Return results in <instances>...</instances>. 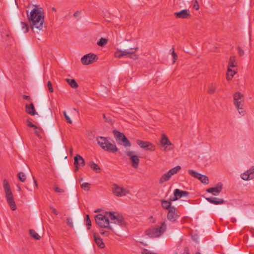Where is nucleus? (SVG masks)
<instances>
[{
  "label": "nucleus",
  "mask_w": 254,
  "mask_h": 254,
  "mask_svg": "<svg viewBox=\"0 0 254 254\" xmlns=\"http://www.w3.org/2000/svg\"><path fill=\"white\" fill-rule=\"evenodd\" d=\"M27 18L31 29L35 30H41L43 27L44 22V15L43 9L41 7H36L33 8L30 14H28L27 11Z\"/></svg>",
  "instance_id": "f257e3e1"
},
{
  "label": "nucleus",
  "mask_w": 254,
  "mask_h": 254,
  "mask_svg": "<svg viewBox=\"0 0 254 254\" xmlns=\"http://www.w3.org/2000/svg\"><path fill=\"white\" fill-rule=\"evenodd\" d=\"M115 213H117L115 212H106V214L109 215V217L111 219V223L117 225L113 227L114 229L112 231L115 232H121L126 226L125 219L122 215L119 214L115 215Z\"/></svg>",
  "instance_id": "f03ea898"
},
{
  "label": "nucleus",
  "mask_w": 254,
  "mask_h": 254,
  "mask_svg": "<svg viewBox=\"0 0 254 254\" xmlns=\"http://www.w3.org/2000/svg\"><path fill=\"white\" fill-rule=\"evenodd\" d=\"M129 47L127 43H123L122 44V47L124 49V50H118L115 53V57L121 58L123 56H127L133 60L138 59V56L137 55L135 54V52L138 51V48H129Z\"/></svg>",
  "instance_id": "7ed1b4c3"
},
{
  "label": "nucleus",
  "mask_w": 254,
  "mask_h": 254,
  "mask_svg": "<svg viewBox=\"0 0 254 254\" xmlns=\"http://www.w3.org/2000/svg\"><path fill=\"white\" fill-rule=\"evenodd\" d=\"M96 140L98 145L105 151L115 153L118 150L116 145L115 143H111L106 137L97 136Z\"/></svg>",
  "instance_id": "20e7f679"
},
{
  "label": "nucleus",
  "mask_w": 254,
  "mask_h": 254,
  "mask_svg": "<svg viewBox=\"0 0 254 254\" xmlns=\"http://www.w3.org/2000/svg\"><path fill=\"white\" fill-rule=\"evenodd\" d=\"M167 225L165 221L161 223L160 227H152L145 231L146 235L150 238H157L161 236L166 231Z\"/></svg>",
  "instance_id": "39448f33"
},
{
  "label": "nucleus",
  "mask_w": 254,
  "mask_h": 254,
  "mask_svg": "<svg viewBox=\"0 0 254 254\" xmlns=\"http://www.w3.org/2000/svg\"><path fill=\"white\" fill-rule=\"evenodd\" d=\"M3 183V189L7 203L12 210H15L16 209V205L14 200L10 185L6 179H4Z\"/></svg>",
  "instance_id": "423d86ee"
},
{
  "label": "nucleus",
  "mask_w": 254,
  "mask_h": 254,
  "mask_svg": "<svg viewBox=\"0 0 254 254\" xmlns=\"http://www.w3.org/2000/svg\"><path fill=\"white\" fill-rule=\"evenodd\" d=\"M109 218V217L102 214H99L95 217L96 223L100 227L108 228L111 230H113V227L110 226Z\"/></svg>",
  "instance_id": "0eeeda50"
},
{
  "label": "nucleus",
  "mask_w": 254,
  "mask_h": 254,
  "mask_svg": "<svg viewBox=\"0 0 254 254\" xmlns=\"http://www.w3.org/2000/svg\"><path fill=\"white\" fill-rule=\"evenodd\" d=\"M113 133L116 137L119 144H122L125 147H130L131 146V143L123 133L118 130H114Z\"/></svg>",
  "instance_id": "6e6552de"
},
{
  "label": "nucleus",
  "mask_w": 254,
  "mask_h": 254,
  "mask_svg": "<svg viewBox=\"0 0 254 254\" xmlns=\"http://www.w3.org/2000/svg\"><path fill=\"white\" fill-rule=\"evenodd\" d=\"M160 145L164 148L163 151L167 152L173 150L174 145L171 142L168 137L164 134L162 135L160 140Z\"/></svg>",
  "instance_id": "1a4fd4ad"
},
{
  "label": "nucleus",
  "mask_w": 254,
  "mask_h": 254,
  "mask_svg": "<svg viewBox=\"0 0 254 254\" xmlns=\"http://www.w3.org/2000/svg\"><path fill=\"white\" fill-rule=\"evenodd\" d=\"M98 59L96 55L90 53L83 56L81 59V62L83 65H88L96 62Z\"/></svg>",
  "instance_id": "9d476101"
},
{
  "label": "nucleus",
  "mask_w": 254,
  "mask_h": 254,
  "mask_svg": "<svg viewBox=\"0 0 254 254\" xmlns=\"http://www.w3.org/2000/svg\"><path fill=\"white\" fill-rule=\"evenodd\" d=\"M188 173L192 177L198 179L203 184L207 185L209 184V179L206 175H202L193 170H188Z\"/></svg>",
  "instance_id": "9b49d317"
},
{
  "label": "nucleus",
  "mask_w": 254,
  "mask_h": 254,
  "mask_svg": "<svg viewBox=\"0 0 254 254\" xmlns=\"http://www.w3.org/2000/svg\"><path fill=\"white\" fill-rule=\"evenodd\" d=\"M180 215L178 214L177 208L173 206L171 209L169 210L167 215V219L172 223L176 222L179 218Z\"/></svg>",
  "instance_id": "f8f14e48"
},
{
  "label": "nucleus",
  "mask_w": 254,
  "mask_h": 254,
  "mask_svg": "<svg viewBox=\"0 0 254 254\" xmlns=\"http://www.w3.org/2000/svg\"><path fill=\"white\" fill-rule=\"evenodd\" d=\"M136 143L145 150L153 151L155 150V145L150 142L138 139L136 140Z\"/></svg>",
  "instance_id": "ddd939ff"
},
{
  "label": "nucleus",
  "mask_w": 254,
  "mask_h": 254,
  "mask_svg": "<svg viewBox=\"0 0 254 254\" xmlns=\"http://www.w3.org/2000/svg\"><path fill=\"white\" fill-rule=\"evenodd\" d=\"M234 104L237 109H241L240 106L243 105L242 103L244 102V95L240 92H237L233 95Z\"/></svg>",
  "instance_id": "4468645a"
},
{
  "label": "nucleus",
  "mask_w": 254,
  "mask_h": 254,
  "mask_svg": "<svg viewBox=\"0 0 254 254\" xmlns=\"http://www.w3.org/2000/svg\"><path fill=\"white\" fill-rule=\"evenodd\" d=\"M126 155L129 157L132 167L134 168H138L139 163V159L138 156L134 155V152L132 151H127Z\"/></svg>",
  "instance_id": "2eb2a0df"
},
{
  "label": "nucleus",
  "mask_w": 254,
  "mask_h": 254,
  "mask_svg": "<svg viewBox=\"0 0 254 254\" xmlns=\"http://www.w3.org/2000/svg\"><path fill=\"white\" fill-rule=\"evenodd\" d=\"M113 193L117 196H123L128 193V191L122 187H120L116 184L113 185L112 189Z\"/></svg>",
  "instance_id": "dca6fc26"
},
{
  "label": "nucleus",
  "mask_w": 254,
  "mask_h": 254,
  "mask_svg": "<svg viewBox=\"0 0 254 254\" xmlns=\"http://www.w3.org/2000/svg\"><path fill=\"white\" fill-rule=\"evenodd\" d=\"M189 194V192L187 191L176 189L174 191V197L173 198H171V201L177 200L183 196H188Z\"/></svg>",
  "instance_id": "f3484780"
},
{
  "label": "nucleus",
  "mask_w": 254,
  "mask_h": 254,
  "mask_svg": "<svg viewBox=\"0 0 254 254\" xmlns=\"http://www.w3.org/2000/svg\"><path fill=\"white\" fill-rule=\"evenodd\" d=\"M74 165H75L74 171L77 172L79 170V166L85 165V161L83 157L80 155H76L74 158Z\"/></svg>",
  "instance_id": "a211bd4d"
},
{
  "label": "nucleus",
  "mask_w": 254,
  "mask_h": 254,
  "mask_svg": "<svg viewBox=\"0 0 254 254\" xmlns=\"http://www.w3.org/2000/svg\"><path fill=\"white\" fill-rule=\"evenodd\" d=\"M174 15L176 18L182 19H187L191 16L190 10L186 9L176 12L174 13Z\"/></svg>",
  "instance_id": "6ab92c4d"
},
{
  "label": "nucleus",
  "mask_w": 254,
  "mask_h": 254,
  "mask_svg": "<svg viewBox=\"0 0 254 254\" xmlns=\"http://www.w3.org/2000/svg\"><path fill=\"white\" fill-rule=\"evenodd\" d=\"M223 188V185L221 183L217 184L216 187L208 188L206 190L207 192L212 193L214 195H217L221 191Z\"/></svg>",
  "instance_id": "aec40b11"
},
{
  "label": "nucleus",
  "mask_w": 254,
  "mask_h": 254,
  "mask_svg": "<svg viewBox=\"0 0 254 254\" xmlns=\"http://www.w3.org/2000/svg\"><path fill=\"white\" fill-rule=\"evenodd\" d=\"M242 179L245 181L254 179V166L242 174Z\"/></svg>",
  "instance_id": "412c9836"
},
{
  "label": "nucleus",
  "mask_w": 254,
  "mask_h": 254,
  "mask_svg": "<svg viewBox=\"0 0 254 254\" xmlns=\"http://www.w3.org/2000/svg\"><path fill=\"white\" fill-rule=\"evenodd\" d=\"M41 114L43 116L49 118H51L53 115L51 109L50 108L47 107H42Z\"/></svg>",
  "instance_id": "4be33fe9"
},
{
  "label": "nucleus",
  "mask_w": 254,
  "mask_h": 254,
  "mask_svg": "<svg viewBox=\"0 0 254 254\" xmlns=\"http://www.w3.org/2000/svg\"><path fill=\"white\" fill-rule=\"evenodd\" d=\"M93 237L95 243L99 248L103 249L105 247V246L102 239L100 237H98L96 233H93Z\"/></svg>",
  "instance_id": "5701e85b"
},
{
  "label": "nucleus",
  "mask_w": 254,
  "mask_h": 254,
  "mask_svg": "<svg viewBox=\"0 0 254 254\" xmlns=\"http://www.w3.org/2000/svg\"><path fill=\"white\" fill-rule=\"evenodd\" d=\"M173 201H171V198L169 200H166L162 199L161 200V206L166 210H167L168 211L169 210L173 208V206H172V202Z\"/></svg>",
  "instance_id": "b1692460"
},
{
  "label": "nucleus",
  "mask_w": 254,
  "mask_h": 254,
  "mask_svg": "<svg viewBox=\"0 0 254 254\" xmlns=\"http://www.w3.org/2000/svg\"><path fill=\"white\" fill-rule=\"evenodd\" d=\"M25 108H26V112L27 114H28L31 116H34V115L37 114V113L36 112V111H35V108L34 106V104L33 103H31L29 105H26Z\"/></svg>",
  "instance_id": "393cba45"
},
{
  "label": "nucleus",
  "mask_w": 254,
  "mask_h": 254,
  "mask_svg": "<svg viewBox=\"0 0 254 254\" xmlns=\"http://www.w3.org/2000/svg\"><path fill=\"white\" fill-rule=\"evenodd\" d=\"M206 199L209 202L214 204H221L224 203L223 199L217 197H207Z\"/></svg>",
  "instance_id": "a878e982"
},
{
  "label": "nucleus",
  "mask_w": 254,
  "mask_h": 254,
  "mask_svg": "<svg viewBox=\"0 0 254 254\" xmlns=\"http://www.w3.org/2000/svg\"><path fill=\"white\" fill-rule=\"evenodd\" d=\"M88 165L96 173H99L100 168L99 166L93 161H90L87 163Z\"/></svg>",
  "instance_id": "bb28decb"
},
{
  "label": "nucleus",
  "mask_w": 254,
  "mask_h": 254,
  "mask_svg": "<svg viewBox=\"0 0 254 254\" xmlns=\"http://www.w3.org/2000/svg\"><path fill=\"white\" fill-rule=\"evenodd\" d=\"M171 177V176L168 171L167 173L163 175L160 178L159 180V183L163 184L164 182L168 181L170 179Z\"/></svg>",
  "instance_id": "cd10ccee"
},
{
  "label": "nucleus",
  "mask_w": 254,
  "mask_h": 254,
  "mask_svg": "<svg viewBox=\"0 0 254 254\" xmlns=\"http://www.w3.org/2000/svg\"><path fill=\"white\" fill-rule=\"evenodd\" d=\"M65 80L71 87L76 89L78 87V84L74 79L66 78Z\"/></svg>",
  "instance_id": "c85d7f7f"
},
{
  "label": "nucleus",
  "mask_w": 254,
  "mask_h": 254,
  "mask_svg": "<svg viewBox=\"0 0 254 254\" xmlns=\"http://www.w3.org/2000/svg\"><path fill=\"white\" fill-rule=\"evenodd\" d=\"M237 62L236 60V57L232 56L230 58L228 65L229 67H234L237 66Z\"/></svg>",
  "instance_id": "c756f323"
},
{
  "label": "nucleus",
  "mask_w": 254,
  "mask_h": 254,
  "mask_svg": "<svg viewBox=\"0 0 254 254\" xmlns=\"http://www.w3.org/2000/svg\"><path fill=\"white\" fill-rule=\"evenodd\" d=\"M181 169V167L180 166H177L171 170H170L168 172L170 175L172 176V175L177 174L179 172Z\"/></svg>",
  "instance_id": "7c9ffc66"
},
{
  "label": "nucleus",
  "mask_w": 254,
  "mask_h": 254,
  "mask_svg": "<svg viewBox=\"0 0 254 254\" xmlns=\"http://www.w3.org/2000/svg\"><path fill=\"white\" fill-rule=\"evenodd\" d=\"M29 234L35 240H38L41 238V237L34 230L30 229L29 230Z\"/></svg>",
  "instance_id": "2f4dec72"
},
{
  "label": "nucleus",
  "mask_w": 254,
  "mask_h": 254,
  "mask_svg": "<svg viewBox=\"0 0 254 254\" xmlns=\"http://www.w3.org/2000/svg\"><path fill=\"white\" fill-rule=\"evenodd\" d=\"M108 42V40L104 38H101L98 42H97V45L99 46L100 47H103Z\"/></svg>",
  "instance_id": "473e14b6"
},
{
  "label": "nucleus",
  "mask_w": 254,
  "mask_h": 254,
  "mask_svg": "<svg viewBox=\"0 0 254 254\" xmlns=\"http://www.w3.org/2000/svg\"><path fill=\"white\" fill-rule=\"evenodd\" d=\"M216 86L213 84H211L208 87L207 92L209 94H213L215 92Z\"/></svg>",
  "instance_id": "72a5a7b5"
},
{
  "label": "nucleus",
  "mask_w": 254,
  "mask_h": 254,
  "mask_svg": "<svg viewBox=\"0 0 254 254\" xmlns=\"http://www.w3.org/2000/svg\"><path fill=\"white\" fill-rule=\"evenodd\" d=\"M22 30L24 33H27L29 30V26L27 23L21 22Z\"/></svg>",
  "instance_id": "f704fd0d"
},
{
  "label": "nucleus",
  "mask_w": 254,
  "mask_h": 254,
  "mask_svg": "<svg viewBox=\"0 0 254 254\" xmlns=\"http://www.w3.org/2000/svg\"><path fill=\"white\" fill-rule=\"evenodd\" d=\"M17 177H18L19 181L22 182H24L26 180V179L25 174L22 172L18 173Z\"/></svg>",
  "instance_id": "c9c22d12"
},
{
  "label": "nucleus",
  "mask_w": 254,
  "mask_h": 254,
  "mask_svg": "<svg viewBox=\"0 0 254 254\" xmlns=\"http://www.w3.org/2000/svg\"><path fill=\"white\" fill-rule=\"evenodd\" d=\"M85 221L87 226V229L89 230L91 227V222L90 221L89 216L88 215H86Z\"/></svg>",
  "instance_id": "e433bc0d"
},
{
  "label": "nucleus",
  "mask_w": 254,
  "mask_h": 254,
  "mask_svg": "<svg viewBox=\"0 0 254 254\" xmlns=\"http://www.w3.org/2000/svg\"><path fill=\"white\" fill-rule=\"evenodd\" d=\"M90 184L88 183H84L81 185V188L85 191H88L90 190Z\"/></svg>",
  "instance_id": "4c0bfd02"
},
{
  "label": "nucleus",
  "mask_w": 254,
  "mask_h": 254,
  "mask_svg": "<svg viewBox=\"0 0 254 254\" xmlns=\"http://www.w3.org/2000/svg\"><path fill=\"white\" fill-rule=\"evenodd\" d=\"M236 73V72L235 70H233V72L227 73V79L228 80H231Z\"/></svg>",
  "instance_id": "58836bf2"
},
{
  "label": "nucleus",
  "mask_w": 254,
  "mask_h": 254,
  "mask_svg": "<svg viewBox=\"0 0 254 254\" xmlns=\"http://www.w3.org/2000/svg\"><path fill=\"white\" fill-rule=\"evenodd\" d=\"M66 223L67 225L71 228H73V223L72 222V220L71 218L68 217L66 218Z\"/></svg>",
  "instance_id": "ea45409f"
},
{
  "label": "nucleus",
  "mask_w": 254,
  "mask_h": 254,
  "mask_svg": "<svg viewBox=\"0 0 254 254\" xmlns=\"http://www.w3.org/2000/svg\"><path fill=\"white\" fill-rule=\"evenodd\" d=\"M47 86H48V89H49V91L50 92H54V90H53V87H52V83L50 81H49L47 83Z\"/></svg>",
  "instance_id": "a19ab883"
},
{
  "label": "nucleus",
  "mask_w": 254,
  "mask_h": 254,
  "mask_svg": "<svg viewBox=\"0 0 254 254\" xmlns=\"http://www.w3.org/2000/svg\"><path fill=\"white\" fill-rule=\"evenodd\" d=\"M27 123L28 127H32L34 129H38V127L36 125H34L31 122H30L29 120L27 121Z\"/></svg>",
  "instance_id": "79ce46f5"
},
{
  "label": "nucleus",
  "mask_w": 254,
  "mask_h": 254,
  "mask_svg": "<svg viewBox=\"0 0 254 254\" xmlns=\"http://www.w3.org/2000/svg\"><path fill=\"white\" fill-rule=\"evenodd\" d=\"M64 115L67 121V122L70 124H72V121L70 119V118L67 115L65 111H64L63 112Z\"/></svg>",
  "instance_id": "37998d69"
},
{
  "label": "nucleus",
  "mask_w": 254,
  "mask_h": 254,
  "mask_svg": "<svg viewBox=\"0 0 254 254\" xmlns=\"http://www.w3.org/2000/svg\"><path fill=\"white\" fill-rule=\"evenodd\" d=\"M193 8L195 10H198L199 5L197 0H194V3L193 4Z\"/></svg>",
  "instance_id": "c03bdc74"
},
{
  "label": "nucleus",
  "mask_w": 254,
  "mask_h": 254,
  "mask_svg": "<svg viewBox=\"0 0 254 254\" xmlns=\"http://www.w3.org/2000/svg\"><path fill=\"white\" fill-rule=\"evenodd\" d=\"M35 129V134L39 137L40 138H41V136L40 135L41 132V129L40 128L38 127V129Z\"/></svg>",
  "instance_id": "a18cd8bd"
},
{
  "label": "nucleus",
  "mask_w": 254,
  "mask_h": 254,
  "mask_svg": "<svg viewBox=\"0 0 254 254\" xmlns=\"http://www.w3.org/2000/svg\"><path fill=\"white\" fill-rule=\"evenodd\" d=\"M237 49L238 50V53L240 57L243 56L244 55V50L240 47L238 46Z\"/></svg>",
  "instance_id": "49530a36"
},
{
  "label": "nucleus",
  "mask_w": 254,
  "mask_h": 254,
  "mask_svg": "<svg viewBox=\"0 0 254 254\" xmlns=\"http://www.w3.org/2000/svg\"><path fill=\"white\" fill-rule=\"evenodd\" d=\"M243 105H241L240 106V108H241V109H240L239 110L237 109L239 111V113L242 116H244L245 114V111L243 110Z\"/></svg>",
  "instance_id": "de8ad7c7"
},
{
  "label": "nucleus",
  "mask_w": 254,
  "mask_h": 254,
  "mask_svg": "<svg viewBox=\"0 0 254 254\" xmlns=\"http://www.w3.org/2000/svg\"><path fill=\"white\" fill-rule=\"evenodd\" d=\"M172 56L173 58V63L174 64L176 60H177V59L178 58V56H177V54L175 52L174 50L173 51V52L172 53Z\"/></svg>",
  "instance_id": "09e8293b"
},
{
  "label": "nucleus",
  "mask_w": 254,
  "mask_h": 254,
  "mask_svg": "<svg viewBox=\"0 0 254 254\" xmlns=\"http://www.w3.org/2000/svg\"><path fill=\"white\" fill-rule=\"evenodd\" d=\"M103 117L105 119V121L109 123H112V120L110 118H107L105 114L103 115Z\"/></svg>",
  "instance_id": "8fccbe9b"
},
{
  "label": "nucleus",
  "mask_w": 254,
  "mask_h": 254,
  "mask_svg": "<svg viewBox=\"0 0 254 254\" xmlns=\"http://www.w3.org/2000/svg\"><path fill=\"white\" fill-rule=\"evenodd\" d=\"M54 189L57 192H64V191L63 189H60L58 187H55Z\"/></svg>",
  "instance_id": "3c124183"
},
{
  "label": "nucleus",
  "mask_w": 254,
  "mask_h": 254,
  "mask_svg": "<svg viewBox=\"0 0 254 254\" xmlns=\"http://www.w3.org/2000/svg\"><path fill=\"white\" fill-rule=\"evenodd\" d=\"M50 209L52 210V212H53L54 214H55V215H58V214H59V212H58L56 210V209L55 208H54L53 207L51 206V207H50Z\"/></svg>",
  "instance_id": "603ef678"
},
{
  "label": "nucleus",
  "mask_w": 254,
  "mask_h": 254,
  "mask_svg": "<svg viewBox=\"0 0 254 254\" xmlns=\"http://www.w3.org/2000/svg\"><path fill=\"white\" fill-rule=\"evenodd\" d=\"M152 253L148 251L146 249H144L142 252V254H152Z\"/></svg>",
  "instance_id": "864d4df0"
},
{
  "label": "nucleus",
  "mask_w": 254,
  "mask_h": 254,
  "mask_svg": "<svg viewBox=\"0 0 254 254\" xmlns=\"http://www.w3.org/2000/svg\"><path fill=\"white\" fill-rule=\"evenodd\" d=\"M22 97L24 99L27 100L28 101H30L31 100V97L29 96L23 95Z\"/></svg>",
  "instance_id": "5fc2aeb1"
},
{
  "label": "nucleus",
  "mask_w": 254,
  "mask_h": 254,
  "mask_svg": "<svg viewBox=\"0 0 254 254\" xmlns=\"http://www.w3.org/2000/svg\"><path fill=\"white\" fill-rule=\"evenodd\" d=\"M183 254H190L189 250L188 248L186 247L184 249V252Z\"/></svg>",
  "instance_id": "6e6d98bb"
},
{
  "label": "nucleus",
  "mask_w": 254,
  "mask_h": 254,
  "mask_svg": "<svg viewBox=\"0 0 254 254\" xmlns=\"http://www.w3.org/2000/svg\"><path fill=\"white\" fill-rule=\"evenodd\" d=\"M79 14V11H76V12H75L73 14V16L74 17H77V16H78Z\"/></svg>",
  "instance_id": "4d7b16f0"
},
{
  "label": "nucleus",
  "mask_w": 254,
  "mask_h": 254,
  "mask_svg": "<svg viewBox=\"0 0 254 254\" xmlns=\"http://www.w3.org/2000/svg\"><path fill=\"white\" fill-rule=\"evenodd\" d=\"M231 68V67H229V65L228 66L227 73L233 72V70H232Z\"/></svg>",
  "instance_id": "13d9d810"
},
{
  "label": "nucleus",
  "mask_w": 254,
  "mask_h": 254,
  "mask_svg": "<svg viewBox=\"0 0 254 254\" xmlns=\"http://www.w3.org/2000/svg\"><path fill=\"white\" fill-rule=\"evenodd\" d=\"M33 179L34 183V184H35V186H36V187H37L38 184H37V181H36V180L35 178L33 177Z\"/></svg>",
  "instance_id": "bf43d9fd"
},
{
  "label": "nucleus",
  "mask_w": 254,
  "mask_h": 254,
  "mask_svg": "<svg viewBox=\"0 0 254 254\" xmlns=\"http://www.w3.org/2000/svg\"><path fill=\"white\" fill-rule=\"evenodd\" d=\"M105 231H103V230H101L100 231V234L102 235H104L105 234V233H106Z\"/></svg>",
  "instance_id": "052dcab7"
},
{
  "label": "nucleus",
  "mask_w": 254,
  "mask_h": 254,
  "mask_svg": "<svg viewBox=\"0 0 254 254\" xmlns=\"http://www.w3.org/2000/svg\"><path fill=\"white\" fill-rule=\"evenodd\" d=\"M106 233L104 235H105L106 236H108L109 235V233L107 231H105Z\"/></svg>",
  "instance_id": "680f3d73"
},
{
  "label": "nucleus",
  "mask_w": 254,
  "mask_h": 254,
  "mask_svg": "<svg viewBox=\"0 0 254 254\" xmlns=\"http://www.w3.org/2000/svg\"><path fill=\"white\" fill-rule=\"evenodd\" d=\"M52 10L53 11H56V8H55V7H54L52 8Z\"/></svg>",
  "instance_id": "e2e57ef3"
},
{
  "label": "nucleus",
  "mask_w": 254,
  "mask_h": 254,
  "mask_svg": "<svg viewBox=\"0 0 254 254\" xmlns=\"http://www.w3.org/2000/svg\"><path fill=\"white\" fill-rule=\"evenodd\" d=\"M196 254H201L199 252H197Z\"/></svg>",
  "instance_id": "0e129e2a"
},
{
  "label": "nucleus",
  "mask_w": 254,
  "mask_h": 254,
  "mask_svg": "<svg viewBox=\"0 0 254 254\" xmlns=\"http://www.w3.org/2000/svg\"><path fill=\"white\" fill-rule=\"evenodd\" d=\"M150 218L151 219H152L153 217L151 216Z\"/></svg>",
  "instance_id": "69168bd1"
},
{
  "label": "nucleus",
  "mask_w": 254,
  "mask_h": 254,
  "mask_svg": "<svg viewBox=\"0 0 254 254\" xmlns=\"http://www.w3.org/2000/svg\"><path fill=\"white\" fill-rule=\"evenodd\" d=\"M20 189H20V187H19V188H18V190H20Z\"/></svg>",
  "instance_id": "338daca9"
},
{
  "label": "nucleus",
  "mask_w": 254,
  "mask_h": 254,
  "mask_svg": "<svg viewBox=\"0 0 254 254\" xmlns=\"http://www.w3.org/2000/svg\"><path fill=\"white\" fill-rule=\"evenodd\" d=\"M152 254H156L152 253Z\"/></svg>",
  "instance_id": "774afa93"
}]
</instances>
